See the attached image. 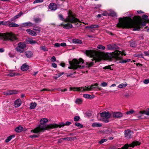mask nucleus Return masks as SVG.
<instances>
[{
	"instance_id": "680f3d73",
	"label": "nucleus",
	"mask_w": 149,
	"mask_h": 149,
	"mask_svg": "<svg viewBox=\"0 0 149 149\" xmlns=\"http://www.w3.org/2000/svg\"><path fill=\"white\" fill-rule=\"evenodd\" d=\"M54 46L55 47H59L60 46V44L59 43H57L54 44Z\"/></svg>"
},
{
	"instance_id": "c85d7f7f",
	"label": "nucleus",
	"mask_w": 149,
	"mask_h": 149,
	"mask_svg": "<svg viewBox=\"0 0 149 149\" xmlns=\"http://www.w3.org/2000/svg\"><path fill=\"white\" fill-rule=\"evenodd\" d=\"M82 100L81 98H77L75 101V103L78 104H81L82 102Z\"/></svg>"
},
{
	"instance_id": "4d7b16f0",
	"label": "nucleus",
	"mask_w": 149,
	"mask_h": 149,
	"mask_svg": "<svg viewBox=\"0 0 149 149\" xmlns=\"http://www.w3.org/2000/svg\"><path fill=\"white\" fill-rule=\"evenodd\" d=\"M145 56H149V50L148 51H145L144 52Z\"/></svg>"
},
{
	"instance_id": "a211bd4d",
	"label": "nucleus",
	"mask_w": 149,
	"mask_h": 149,
	"mask_svg": "<svg viewBox=\"0 0 149 149\" xmlns=\"http://www.w3.org/2000/svg\"><path fill=\"white\" fill-rule=\"evenodd\" d=\"M33 24L30 22L23 23L21 24V26L23 27H26L27 26H31Z\"/></svg>"
},
{
	"instance_id": "5701e85b",
	"label": "nucleus",
	"mask_w": 149,
	"mask_h": 149,
	"mask_svg": "<svg viewBox=\"0 0 149 149\" xmlns=\"http://www.w3.org/2000/svg\"><path fill=\"white\" fill-rule=\"evenodd\" d=\"M102 126V124L100 123H94L92 124V126L93 127H100Z\"/></svg>"
},
{
	"instance_id": "09e8293b",
	"label": "nucleus",
	"mask_w": 149,
	"mask_h": 149,
	"mask_svg": "<svg viewBox=\"0 0 149 149\" xmlns=\"http://www.w3.org/2000/svg\"><path fill=\"white\" fill-rule=\"evenodd\" d=\"M80 117L78 116H75L74 118V121H78L80 119Z\"/></svg>"
},
{
	"instance_id": "a18cd8bd",
	"label": "nucleus",
	"mask_w": 149,
	"mask_h": 149,
	"mask_svg": "<svg viewBox=\"0 0 149 149\" xmlns=\"http://www.w3.org/2000/svg\"><path fill=\"white\" fill-rule=\"evenodd\" d=\"M131 59H124L123 60H122V61H121L120 62V63H126L127 62H129L130 61Z\"/></svg>"
},
{
	"instance_id": "0e129e2a",
	"label": "nucleus",
	"mask_w": 149,
	"mask_h": 149,
	"mask_svg": "<svg viewBox=\"0 0 149 149\" xmlns=\"http://www.w3.org/2000/svg\"><path fill=\"white\" fill-rule=\"evenodd\" d=\"M60 46L65 47L66 45V43L65 42H62L60 44Z\"/></svg>"
},
{
	"instance_id": "4be33fe9",
	"label": "nucleus",
	"mask_w": 149,
	"mask_h": 149,
	"mask_svg": "<svg viewBox=\"0 0 149 149\" xmlns=\"http://www.w3.org/2000/svg\"><path fill=\"white\" fill-rule=\"evenodd\" d=\"M139 114H145L149 116V108L145 110L141 111L139 113Z\"/></svg>"
},
{
	"instance_id": "9b49d317",
	"label": "nucleus",
	"mask_w": 149,
	"mask_h": 149,
	"mask_svg": "<svg viewBox=\"0 0 149 149\" xmlns=\"http://www.w3.org/2000/svg\"><path fill=\"white\" fill-rule=\"evenodd\" d=\"M133 132L129 130H127L125 131V137L127 139H129L132 137Z\"/></svg>"
},
{
	"instance_id": "412c9836",
	"label": "nucleus",
	"mask_w": 149,
	"mask_h": 149,
	"mask_svg": "<svg viewBox=\"0 0 149 149\" xmlns=\"http://www.w3.org/2000/svg\"><path fill=\"white\" fill-rule=\"evenodd\" d=\"M61 25H63V28L66 29H70L73 27L72 25L71 24L69 23H67L64 25L63 24H61Z\"/></svg>"
},
{
	"instance_id": "72a5a7b5",
	"label": "nucleus",
	"mask_w": 149,
	"mask_h": 149,
	"mask_svg": "<svg viewBox=\"0 0 149 149\" xmlns=\"http://www.w3.org/2000/svg\"><path fill=\"white\" fill-rule=\"evenodd\" d=\"M15 136L13 135H10L9 136H8L7 138L5 140V141L6 142H9L10 140L12 139Z\"/></svg>"
},
{
	"instance_id": "f03ea898",
	"label": "nucleus",
	"mask_w": 149,
	"mask_h": 149,
	"mask_svg": "<svg viewBox=\"0 0 149 149\" xmlns=\"http://www.w3.org/2000/svg\"><path fill=\"white\" fill-rule=\"evenodd\" d=\"M86 54L91 57H93V60L95 63L97 61H100L103 58L102 54L94 50H86ZM94 63L93 61L86 63V67H90Z\"/></svg>"
},
{
	"instance_id": "423d86ee",
	"label": "nucleus",
	"mask_w": 149,
	"mask_h": 149,
	"mask_svg": "<svg viewBox=\"0 0 149 149\" xmlns=\"http://www.w3.org/2000/svg\"><path fill=\"white\" fill-rule=\"evenodd\" d=\"M123 55H125L126 54L123 52L117 50L112 53H108L106 55V56L109 60H111L113 58L117 59H121L122 58Z\"/></svg>"
},
{
	"instance_id": "e2e57ef3",
	"label": "nucleus",
	"mask_w": 149,
	"mask_h": 149,
	"mask_svg": "<svg viewBox=\"0 0 149 149\" xmlns=\"http://www.w3.org/2000/svg\"><path fill=\"white\" fill-rule=\"evenodd\" d=\"M52 61L53 62H55L56 61V58L54 56H53L51 58Z\"/></svg>"
},
{
	"instance_id": "864d4df0",
	"label": "nucleus",
	"mask_w": 149,
	"mask_h": 149,
	"mask_svg": "<svg viewBox=\"0 0 149 149\" xmlns=\"http://www.w3.org/2000/svg\"><path fill=\"white\" fill-rule=\"evenodd\" d=\"M140 112V111H139L138 113H137L136 116H137L138 118H141L143 114H139V113Z\"/></svg>"
},
{
	"instance_id": "79ce46f5",
	"label": "nucleus",
	"mask_w": 149,
	"mask_h": 149,
	"mask_svg": "<svg viewBox=\"0 0 149 149\" xmlns=\"http://www.w3.org/2000/svg\"><path fill=\"white\" fill-rule=\"evenodd\" d=\"M8 22L6 21H0V24H2L4 25H8Z\"/></svg>"
},
{
	"instance_id": "338daca9",
	"label": "nucleus",
	"mask_w": 149,
	"mask_h": 149,
	"mask_svg": "<svg viewBox=\"0 0 149 149\" xmlns=\"http://www.w3.org/2000/svg\"><path fill=\"white\" fill-rule=\"evenodd\" d=\"M52 65L53 67L54 68H56L57 67V65L54 63H53L52 64Z\"/></svg>"
},
{
	"instance_id": "39448f33",
	"label": "nucleus",
	"mask_w": 149,
	"mask_h": 149,
	"mask_svg": "<svg viewBox=\"0 0 149 149\" xmlns=\"http://www.w3.org/2000/svg\"><path fill=\"white\" fill-rule=\"evenodd\" d=\"M84 63V61L81 58H80L79 60L74 59L72 61H69V63L70 66L68 67V68L69 69H81L83 68L84 67V65H82Z\"/></svg>"
},
{
	"instance_id": "ea45409f",
	"label": "nucleus",
	"mask_w": 149,
	"mask_h": 149,
	"mask_svg": "<svg viewBox=\"0 0 149 149\" xmlns=\"http://www.w3.org/2000/svg\"><path fill=\"white\" fill-rule=\"evenodd\" d=\"M134 113V111L133 110H131L129 111H127L126 112V114H133Z\"/></svg>"
},
{
	"instance_id": "393cba45",
	"label": "nucleus",
	"mask_w": 149,
	"mask_h": 149,
	"mask_svg": "<svg viewBox=\"0 0 149 149\" xmlns=\"http://www.w3.org/2000/svg\"><path fill=\"white\" fill-rule=\"evenodd\" d=\"M23 128L20 125L18 126L15 129V131L18 132H19L23 130Z\"/></svg>"
},
{
	"instance_id": "69168bd1",
	"label": "nucleus",
	"mask_w": 149,
	"mask_h": 149,
	"mask_svg": "<svg viewBox=\"0 0 149 149\" xmlns=\"http://www.w3.org/2000/svg\"><path fill=\"white\" fill-rule=\"evenodd\" d=\"M102 15L104 16H107V15H109L106 12H105L104 13H102Z\"/></svg>"
},
{
	"instance_id": "f3484780",
	"label": "nucleus",
	"mask_w": 149,
	"mask_h": 149,
	"mask_svg": "<svg viewBox=\"0 0 149 149\" xmlns=\"http://www.w3.org/2000/svg\"><path fill=\"white\" fill-rule=\"evenodd\" d=\"M49 9L52 10H55L57 8L56 5L53 3H51L49 5Z\"/></svg>"
},
{
	"instance_id": "b1692460",
	"label": "nucleus",
	"mask_w": 149,
	"mask_h": 149,
	"mask_svg": "<svg viewBox=\"0 0 149 149\" xmlns=\"http://www.w3.org/2000/svg\"><path fill=\"white\" fill-rule=\"evenodd\" d=\"M107 48L108 49H113L116 48V45L114 44H110L107 45Z\"/></svg>"
},
{
	"instance_id": "7c9ffc66",
	"label": "nucleus",
	"mask_w": 149,
	"mask_h": 149,
	"mask_svg": "<svg viewBox=\"0 0 149 149\" xmlns=\"http://www.w3.org/2000/svg\"><path fill=\"white\" fill-rule=\"evenodd\" d=\"M37 104L35 102H32L30 104V108L31 109H34L36 106Z\"/></svg>"
},
{
	"instance_id": "8fccbe9b",
	"label": "nucleus",
	"mask_w": 149,
	"mask_h": 149,
	"mask_svg": "<svg viewBox=\"0 0 149 149\" xmlns=\"http://www.w3.org/2000/svg\"><path fill=\"white\" fill-rule=\"evenodd\" d=\"M29 42L30 44H33L36 43V42L34 40H30L29 41Z\"/></svg>"
},
{
	"instance_id": "6ab92c4d",
	"label": "nucleus",
	"mask_w": 149,
	"mask_h": 149,
	"mask_svg": "<svg viewBox=\"0 0 149 149\" xmlns=\"http://www.w3.org/2000/svg\"><path fill=\"white\" fill-rule=\"evenodd\" d=\"M26 31L29 35L32 36H35L36 35V32L30 29H27Z\"/></svg>"
},
{
	"instance_id": "aec40b11",
	"label": "nucleus",
	"mask_w": 149,
	"mask_h": 149,
	"mask_svg": "<svg viewBox=\"0 0 149 149\" xmlns=\"http://www.w3.org/2000/svg\"><path fill=\"white\" fill-rule=\"evenodd\" d=\"M29 68V66L26 63L24 64L21 66V69L23 71H26Z\"/></svg>"
},
{
	"instance_id": "3c124183",
	"label": "nucleus",
	"mask_w": 149,
	"mask_h": 149,
	"mask_svg": "<svg viewBox=\"0 0 149 149\" xmlns=\"http://www.w3.org/2000/svg\"><path fill=\"white\" fill-rule=\"evenodd\" d=\"M39 134H34V135H31L29 136V137L31 138H33L34 137H37L38 136Z\"/></svg>"
},
{
	"instance_id": "bb28decb",
	"label": "nucleus",
	"mask_w": 149,
	"mask_h": 149,
	"mask_svg": "<svg viewBox=\"0 0 149 149\" xmlns=\"http://www.w3.org/2000/svg\"><path fill=\"white\" fill-rule=\"evenodd\" d=\"M8 25L9 27H17L19 26V25L17 24L12 23L9 22H8Z\"/></svg>"
},
{
	"instance_id": "f8f14e48",
	"label": "nucleus",
	"mask_w": 149,
	"mask_h": 149,
	"mask_svg": "<svg viewBox=\"0 0 149 149\" xmlns=\"http://www.w3.org/2000/svg\"><path fill=\"white\" fill-rule=\"evenodd\" d=\"M18 91L14 90L8 91L3 93L4 94L6 95H9L17 93Z\"/></svg>"
},
{
	"instance_id": "f704fd0d",
	"label": "nucleus",
	"mask_w": 149,
	"mask_h": 149,
	"mask_svg": "<svg viewBox=\"0 0 149 149\" xmlns=\"http://www.w3.org/2000/svg\"><path fill=\"white\" fill-rule=\"evenodd\" d=\"M33 29L39 32L40 31V28L37 25H35L33 26Z\"/></svg>"
},
{
	"instance_id": "37998d69",
	"label": "nucleus",
	"mask_w": 149,
	"mask_h": 149,
	"mask_svg": "<svg viewBox=\"0 0 149 149\" xmlns=\"http://www.w3.org/2000/svg\"><path fill=\"white\" fill-rule=\"evenodd\" d=\"M97 48L98 49H102L103 50L104 49H105V47L101 45H98L97 47Z\"/></svg>"
},
{
	"instance_id": "774afa93",
	"label": "nucleus",
	"mask_w": 149,
	"mask_h": 149,
	"mask_svg": "<svg viewBox=\"0 0 149 149\" xmlns=\"http://www.w3.org/2000/svg\"><path fill=\"white\" fill-rule=\"evenodd\" d=\"M71 124V122L69 121H67L66 122L65 125H68Z\"/></svg>"
},
{
	"instance_id": "49530a36",
	"label": "nucleus",
	"mask_w": 149,
	"mask_h": 149,
	"mask_svg": "<svg viewBox=\"0 0 149 149\" xmlns=\"http://www.w3.org/2000/svg\"><path fill=\"white\" fill-rule=\"evenodd\" d=\"M62 139L63 140H67L68 141H69L72 140V138L71 137L64 138H62Z\"/></svg>"
},
{
	"instance_id": "a878e982",
	"label": "nucleus",
	"mask_w": 149,
	"mask_h": 149,
	"mask_svg": "<svg viewBox=\"0 0 149 149\" xmlns=\"http://www.w3.org/2000/svg\"><path fill=\"white\" fill-rule=\"evenodd\" d=\"M25 54L27 58H30L32 55V53L30 51H27L25 52Z\"/></svg>"
},
{
	"instance_id": "ddd939ff",
	"label": "nucleus",
	"mask_w": 149,
	"mask_h": 149,
	"mask_svg": "<svg viewBox=\"0 0 149 149\" xmlns=\"http://www.w3.org/2000/svg\"><path fill=\"white\" fill-rule=\"evenodd\" d=\"M65 125L64 123H61L59 125H58L56 124H51L49 125V127L51 128H56L58 127H61Z\"/></svg>"
},
{
	"instance_id": "58836bf2",
	"label": "nucleus",
	"mask_w": 149,
	"mask_h": 149,
	"mask_svg": "<svg viewBox=\"0 0 149 149\" xmlns=\"http://www.w3.org/2000/svg\"><path fill=\"white\" fill-rule=\"evenodd\" d=\"M83 97L84 98L87 99H89L91 98V95L89 94H84Z\"/></svg>"
},
{
	"instance_id": "7ed1b4c3",
	"label": "nucleus",
	"mask_w": 149,
	"mask_h": 149,
	"mask_svg": "<svg viewBox=\"0 0 149 149\" xmlns=\"http://www.w3.org/2000/svg\"><path fill=\"white\" fill-rule=\"evenodd\" d=\"M48 121V120L47 118H42L40 121V124L38 125L34 130H32L31 132L33 133H37L40 132H44L48 128H51L49 127L50 125H48L47 126L45 125Z\"/></svg>"
},
{
	"instance_id": "6e6d98bb",
	"label": "nucleus",
	"mask_w": 149,
	"mask_h": 149,
	"mask_svg": "<svg viewBox=\"0 0 149 149\" xmlns=\"http://www.w3.org/2000/svg\"><path fill=\"white\" fill-rule=\"evenodd\" d=\"M143 83L146 84H148L149 83V79H146L144 81Z\"/></svg>"
},
{
	"instance_id": "e433bc0d",
	"label": "nucleus",
	"mask_w": 149,
	"mask_h": 149,
	"mask_svg": "<svg viewBox=\"0 0 149 149\" xmlns=\"http://www.w3.org/2000/svg\"><path fill=\"white\" fill-rule=\"evenodd\" d=\"M109 15L113 17H116L117 14L114 11H111L109 13Z\"/></svg>"
},
{
	"instance_id": "c03bdc74",
	"label": "nucleus",
	"mask_w": 149,
	"mask_h": 149,
	"mask_svg": "<svg viewBox=\"0 0 149 149\" xmlns=\"http://www.w3.org/2000/svg\"><path fill=\"white\" fill-rule=\"evenodd\" d=\"M75 125L77 127H79L81 128H82L83 127V125L81 124L80 123L76 122L75 123Z\"/></svg>"
},
{
	"instance_id": "2f4dec72",
	"label": "nucleus",
	"mask_w": 149,
	"mask_h": 149,
	"mask_svg": "<svg viewBox=\"0 0 149 149\" xmlns=\"http://www.w3.org/2000/svg\"><path fill=\"white\" fill-rule=\"evenodd\" d=\"M112 132V129L110 128H108L107 129L105 130L104 131V133L107 134H111Z\"/></svg>"
},
{
	"instance_id": "dca6fc26",
	"label": "nucleus",
	"mask_w": 149,
	"mask_h": 149,
	"mask_svg": "<svg viewBox=\"0 0 149 149\" xmlns=\"http://www.w3.org/2000/svg\"><path fill=\"white\" fill-rule=\"evenodd\" d=\"M123 116V114L121 113L118 112H116L113 113V117L116 118H119L122 117Z\"/></svg>"
},
{
	"instance_id": "473e14b6",
	"label": "nucleus",
	"mask_w": 149,
	"mask_h": 149,
	"mask_svg": "<svg viewBox=\"0 0 149 149\" xmlns=\"http://www.w3.org/2000/svg\"><path fill=\"white\" fill-rule=\"evenodd\" d=\"M127 85V84L125 82L124 83H122L120 84H119L118 86V87L119 88H122L123 87H125Z\"/></svg>"
},
{
	"instance_id": "de8ad7c7",
	"label": "nucleus",
	"mask_w": 149,
	"mask_h": 149,
	"mask_svg": "<svg viewBox=\"0 0 149 149\" xmlns=\"http://www.w3.org/2000/svg\"><path fill=\"white\" fill-rule=\"evenodd\" d=\"M34 21L36 23L39 22L41 21V19L39 18H36L34 19Z\"/></svg>"
},
{
	"instance_id": "13d9d810",
	"label": "nucleus",
	"mask_w": 149,
	"mask_h": 149,
	"mask_svg": "<svg viewBox=\"0 0 149 149\" xmlns=\"http://www.w3.org/2000/svg\"><path fill=\"white\" fill-rule=\"evenodd\" d=\"M130 46L132 47H134L135 46V43L134 42H131L130 43Z\"/></svg>"
},
{
	"instance_id": "20e7f679",
	"label": "nucleus",
	"mask_w": 149,
	"mask_h": 149,
	"mask_svg": "<svg viewBox=\"0 0 149 149\" xmlns=\"http://www.w3.org/2000/svg\"><path fill=\"white\" fill-rule=\"evenodd\" d=\"M59 17L62 21L65 22H69L71 23H74L76 22L81 23L82 22L79 19L75 17L74 14L70 11H69L68 13V16L66 19H64L61 15H59Z\"/></svg>"
},
{
	"instance_id": "0eeeda50",
	"label": "nucleus",
	"mask_w": 149,
	"mask_h": 149,
	"mask_svg": "<svg viewBox=\"0 0 149 149\" xmlns=\"http://www.w3.org/2000/svg\"><path fill=\"white\" fill-rule=\"evenodd\" d=\"M98 84H95L93 85H92L89 86H85L84 87H70V90H72L73 91H78L80 92H83L87 91H90L94 89L97 87Z\"/></svg>"
},
{
	"instance_id": "2eb2a0df",
	"label": "nucleus",
	"mask_w": 149,
	"mask_h": 149,
	"mask_svg": "<svg viewBox=\"0 0 149 149\" xmlns=\"http://www.w3.org/2000/svg\"><path fill=\"white\" fill-rule=\"evenodd\" d=\"M22 103L21 100L19 99H17L14 102V106L15 107H19Z\"/></svg>"
},
{
	"instance_id": "1a4fd4ad",
	"label": "nucleus",
	"mask_w": 149,
	"mask_h": 149,
	"mask_svg": "<svg viewBox=\"0 0 149 149\" xmlns=\"http://www.w3.org/2000/svg\"><path fill=\"white\" fill-rule=\"evenodd\" d=\"M26 47V45L24 42H19L18 44L17 47L16 48L17 52L22 53L24 51V49Z\"/></svg>"
},
{
	"instance_id": "c9c22d12",
	"label": "nucleus",
	"mask_w": 149,
	"mask_h": 149,
	"mask_svg": "<svg viewBox=\"0 0 149 149\" xmlns=\"http://www.w3.org/2000/svg\"><path fill=\"white\" fill-rule=\"evenodd\" d=\"M16 74V73L14 72H10V73H7L6 75L8 76H9L11 77H13Z\"/></svg>"
},
{
	"instance_id": "5fc2aeb1",
	"label": "nucleus",
	"mask_w": 149,
	"mask_h": 149,
	"mask_svg": "<svg viewBox=\"0 0 149 149\" xmlns=\"http://www.w3.org/2000/svg\"><path fill=\"white\" fill-rule=\"evenodd\" d=\"M103 69H109L111 70V67L110 66H109V65L107 66L104 67L103 68Z\"/></svg>"
},
{
	"instance_id": "4c0bfd02",
	"label": "nucleus",
	"mask_w": 149,
	"mask_h": 149,
	"mask_svg": "<svg viewBox=\"0 0 149 149\" xmlns=\"http://www.w3.org/2000/svg\"><path fill=\"white\" fill-rule=\"evenodd\" d=\"M40 49L45 51H48V49L45 46H42L40 47Z\"/></svg>"
},
{
	"instance_id": "bf43d9fd",
	"label": "nucleus",
	"mask_w": 149,
	"mask_h": 149,
	"mask_svg": "<svg viewBox=\"0 0 149 149\" xmlns=\"http://www.w3.org/2000/svg\"><path fill=\"white\" fill-rule=\"evenodd\" d=\"M107 85V83L105 82H102L101 84V86L103 87L106 86Z\"/></svg>"
},
{
	"instance_id": "cd10ccee",
	"label": "nucleus",
	"mask_w": 149,
	"mask_h": 149,
	"mask_svg": "<svg viewBox=\"0 0 149 149\" xmlns=\"http://www.w3.org/2000/svg\"><path fill=\"white\" fill-rule=\"evenodd\" d=\"M72 42L75 44H81L82 41L81 40L78 39H74L72 40Z\"/></svg>"
},
{
	"instance_id": "603ef678",
	"label": "nucleus",
	"mask_w": 149,
	"mask_h": 149,
	"mask_svg": "<svg viewBox=\"0 0 149 149\" xmlns=\"http://www.w3.org/2000/svg\"><path fill=\"white\" fill-rule=\"evenodd\" d=\"M43 1V0H36L33 2V3H41Z\"/></svg>"
},
{
	"instance_id": "6e6552de",
	"label": "nucleus",
	"mask_w": 149,
	"mask_h": 149,
	"mask_svg": "<svg viewBox=\"0 0 149 149\" xmlns=\"http://www.w3.org/2000/svg\"><path fill=\"white\" fill-rule=\"evenodd\" d=\"M0 38L4 40H10L13 41L17 39L15 35L12 33H0Z\"/></svg>"
},
{
	"instance_id": "052dcab7",
	"label": "nucleus",
	"mask_w": 149,
	"mask_h": 149,
	"mask_svg": "<svg viewBox=\"0 0 149 149\" xmlns=\"http://www.w3.org/2000/svg\"><path fill=\"white\" fill-rule=\"evenodd\" d=\"M135 56H138L141 58H143V56L142 54H138L137 55H135Z\"/></svg>"
},
{
	"instance_id": "f257e3e1",
	"label": "nucleus",
	"mask_w": 149,
	"mask_h": 149,
	"mask_svg": "<svg viewBox=\"0 0 149 149\" xmlns=\"http://www.w3.org/2000/svg\"><path fill=\"white\" fill-rule=\"evenodd\" d=\"M142 17L145 21H142L140 17L136 16L134 17V20L127 17L120 18L117 26L122 28L133 27L134 30H139L142 26L145 25L148 16L143 15Z\"/></svg>"
},
{
	"instance_id": "c756f323",
	"label": "nucleus",
	"mask_w": 149,
	"mask_h": 149,
	"mask_svg": "<svg viewBox=\"0 0 149 149\" xmlns=\"http://www.w3.org/2000/svg\"><path fill=\"white\" fill-rule=\"evenodd\" d=\"M64 73V72H60L58 74H56L54 76V78L55 79H57L63 74Z\"/></svg>"
},
{
	"instance_id": "a19ab883",
	"label": "nucleus",
	"mask_w": 149,
	"mask_h": 149,
	"mask_svg": "<svg viewBox=\"0 0 149 149\" xmlns=\"http://www.w3.org/2000/svg\"><path fill=\"white\" fill-rule=\"evenodd\" d=\"M107 141V139H102L100 141H99L98 143L100 144H102L104 143L105 142H106Z\"/></svg>"
},
{
	"instance_id": "9d476101",
	"label": "nucleus",
	"mask_w": 149,
	"mask_h": 149,
	"mask_svg": "<svg viewBox=\"0 0 149 149\" xmlns=\"http://www.w3.org/2000/svg\"><path fill=\"white\" fill-rule=\"evenodd\" d=\"M100 115L102 117L108 119L111 116V115L110 113L106 112H102L100 113Z\"/></svg>"
},
{
	"instance_id": "4468645a",
	"label": "nucleus",
	"mask_w": 149,
	"mask_h": 149,
	"mask_svg": "<svg viewBox=\"0 0 149 149\" xmlns=\"http://www.w3.org/2000/svg\"><path fill=\"white\" fill-rule=\"evenodd\" d=\"M24 14V12L22 11H21L18 14L16 15L15 16L10 19V21H14L16 19L19 18L20 17Z\"/></svg>"
}]
</instances>
